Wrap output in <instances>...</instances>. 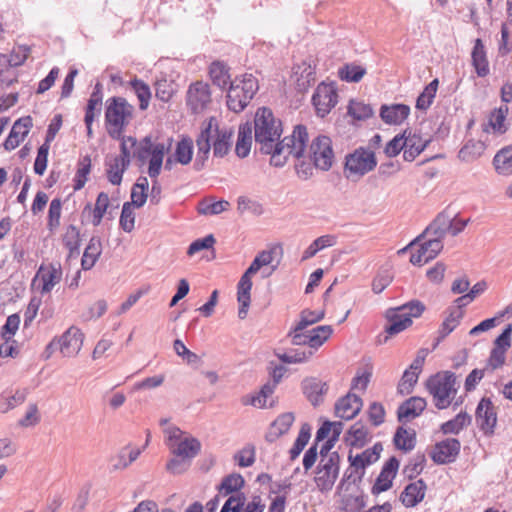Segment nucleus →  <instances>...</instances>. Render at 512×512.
<instances>
[{"instance_id": "obj_1", "label": "nucleus", "mask_w": 512, "mask_h": 512, "mask_svg": "<svg viewBox=\"0 0 512 512\" xmlns=\"http://www.w3.org/2000/svg\"><path fill=\"white\" fill-rule=\"evenodd\" d=\"M254 137L259 146V152L271 155L270 164L282 167L286 164L289 155L300 158L306 149L309 136L307 127L299 124L295 126L291 136L282 140V121L274 116L268 107H260L254 116Z\"/></svg>"}, {"instance_id": "obj_2", "label": "nucleus", "mask_w": 512, "mask_h": 512, "mask_svg": "<svg viewBox=\"0 0 512 512\" xmlns=\"http://www.w3.org/2000/svg\"><path fill=\"white\" fill-rule=\"evenodd\" d=\"M258 90V80L252 74L245 73L240 77H235L234 80L230 82L227 91V108L234 113L244 111Z\"/></svg>"}, {"instance_id": "obj_3", "label": "nucleus", "mask_w": 512, "mask_h": 512, "mask_svg": "<svg viewBox=\"0 0 512 512\" xmlns=\"http://www.w3.org/2000/svg\"><path fill=\"white\" fill-rule=\"evenodd\" d=\"M134 106L124 97L114 96L106 101L105 125L110 138H120L121 132L133 119Z\"/></svg>"}, {"instance_id": "obj_4", "label": "nucleus", "mask_w": 512, "mask_h": 512, "mask_svg": "<svg viewBox=\"0 0 512 512\" xmlns=\"http://www.w3.org/2000/svg\"><path fill=\"white\" fill-rule=\"evenodd\" d=\"M456 375L451 371H445L443 374L437 373L431 376L426 387L434 398V404L439 410L448 408L452 399L457 393Z\"/></svg>"}, {"instance_id": "obj_5", "label": "nucleus", "mask_w": 512, "mask_h": 512, "mask_svg": "<svg viewBox=\"0 0 512 512\" xmlns=\"http://www.w3.org/2000/svg\"><path fill=\"white\" fill-rule=\"evenodd\" d=\"M377 166L376 155L364 147L356 148L345 156L344 175L347 179L352 176L363 177Z\"/></svg>"}, {"instance_id": "obj_6", "label": "nucleus", "mask_w": 512, "mask_h": 512, "mask_svg": "<svg viewBox=\"0 0 512 512\" xmlns=\"http://www.w3.org/2000/svg\"><path fill=\"white\" fill-rule=\"evenodd\" d=\"M308 159L313 162L315 169L330 170L335 160L332 139L326 135L315 137L309 146Z\"/></svg>"}, {"instance_id": "obj_7", "label": "nucleus", "mask_w": 512, "mask_h": 512, "mask_svg": "<svg viewBox=\"0 0 512 512\" xmlns=\"http://www.w3.org/2000/svg\"><path fill=\"white\" fill-rule=\"evenodd\" d=\"M337 494L340 497V512H362L366 506L367 495L356 482H340Z\"/></svg>"}, {"instance_id": "obj_8", "label": "nucleus", "mask_w": 512, "mask_h": 512, "mask_svg": "<svg viewBox=\"0 0 512 512\" xmlns=\"http://www.w3.org/2000/svg\"><path fill=\"white\" fill-rule=\"evenodd\" d=\"M182 431L175 427L173 428L169 440L173 442L170 445L171 454L177 457H182L192 463V460L199 454L201 450V442L192 436L180 438Z\"/></svg>"}, {"instance_id": "obj_9", "label": "nucleus", "mask_w": 512, "mask_h": 512, "mask_svg": "<svg viewBox=\"0 0 512 512\" xmlns=\"http://www.w3.org/2000/svg\"><path fill=\"white\" fill-rule=\"evenodd\" d=\"M211 103V90L208 83L196 81L191 83L186 93V105L192 114L203 112Z\"/></svg>"}, {"instance_id": "obj_10", "label": "nucleus", "mask_w": 512, "mask_h": 512, "mask_svg": "<svg viewBox=\"0 0 512 512\" xmlns=\"http://www.w3.org/2000/svg\"><path fill=\"white\" fill-rule=\"evenodd\" d=\"M316 115L324 118L338 102L337 90L331 84L320 83L312 95Z\"/></svg>"}, {"instance_id": "obj_11", "label": "nucleus", "mask_w": 512, "mask_h": 512, "mask_svg": "<svg viewBox=\"0 0 512 512\" xmlns=\"http://www.w3.org/2000/svg\"><path fill=\"white\" fill-rule=\"evenodd\" d=\"M475 419L479 429L486 435L491 436L497 424V411L488 397H483L476 408Z\"/></svg>"}, {"instance_id": "obj_12", "label": "nucleus", "mask_w": 512, "mask_h": 512, "mask_svg": "<svg viewBox=\"0 0 512 512\" xmlns=\"http://www.w3.org/2000/svg\"><path fill=\"white\" fill-rule=\"evenodd\" d=\"M461 443L456 438H446L435 444L431 458L435 463L447 464L453 462L458 456Z\"/></svg>"}, {"instance_id": "obj_13", "label": "nucleus", "mask_w": 512, "mask_h": 512, "mask_svg": "<svg viewBox=\"0 0 512 512\" xmlns=\"http://www.w3.org/2000/svg\"><path fill=\"white\" fill-rule=\"evenodd\" d=\"M362 406L363 401L361 397L349 392L336 401L334 413L336 417L344 420H351L359 414Z\"/></svg>"}, {"instance_id": "obj_14", "label": "nucleus", "mask_w": 512, "mask_h": 512, "mask_svg": "<svg viewBox=\"0 0 512 512\" xmlns=\"http://www.w3.org/2000/svg\"><path fill=\"white\" fill-rule=\"evenodd\" d=\"M216 121L214 117H211L208 123L205 125V127L202 128L200 134L198 135L196 139V145H197V155L195 158V161L193 163V168L196 171H201L206 161L208 160L210 150H211V130H212V123Z\"/></svg>"}, {"instance_id": "obj_15", "label": "nucleus", "mask_w": 512, "mask_h": 512, "mask_svg": "<svg viewBox=\"0 0 512 512\" xmlns=\"http://www.w3.org/2000/svg\"><path fill=\"white\" fill-rule=\"evenodd\" d=\"M383 451V445L381 442H376L373 447L364 450L362 453L353 455L352 451H349L348 461L350 463V467L354 468L356 471L362 470L361 475L358 477V480H362L364 475V469L375 463L379 458L380 454Z\"/></svg>"}, {"instance_id": "obj_16", "label": "nucleus", "mask_w": 512, "mask_h": 512, "mask_svg": "<svg viewBox=\"0 0 512 512\" xmlns=\"http://www.w3.org/2000/svg\"><path fill=\"white\" fill-rule=\"evenodd\" d=\"M33 126V120L31 116H24L17 119L8 135L5 139L3 146L6 151L14 150L28 135L31 127Z\"/></svg>"}, {"instance_id": "obj_17", "label": "nucleus", "mask_w": 512, "mask_h": 512, "mask_svg": "<svg viewBox=\"0 0 512 512\" xmlns=\"http://www.w3.org/2000/svg\"><path fill=\"white\" fill-rule=\"evenodd\" d=\"M387 324L384 328V342H387L391 336H394L408 327H410L413 321L404 315V313L398 310V307L389 308L385 314Z\"/></svg>"}, {"instance_id": "obj_18", "label": "nucleus", "mask_w": 512, "mask_h": 512, "mask_svg": "<svg viewBox=\"0 0 512 512\" xmlns=\"http://www.w3.org/2000/svg\"><path fill=\"white\" fill-rule=\"evenodd\" d=\"M451 226V216L443 211L426 227V229L415 238V241H422L426 237L443 240Z\"/></svg>"}, {"instance_id": "obj_19", "label": "nucleus", "mask_w": 512, "mask_h": 512, "mask_svg": "<svg viewBox=\"0 0 512 512\" xmlns=\"http://www.w3.org/2000/svg\"><path fill=\"white\" fill-rule=\"evenodd\" d=\"M84 334L80 329L70 327L61 337L60 352L64 357H71L78 354L83 344Z\"/></svg>"}, {"instance_id": "obj_20", "label": "nucleus", "mask_w": 512, "mask_h": 512, "mask_svg": "<svg viewBox=\"0 0 512 512\" xmlns=\"http://www.w3.org/2000/svg\"><path fill=\"white\" fill-rule=\"evenodd\" d=\"M446 313L447 316L441 323L437 332L438 336L433 343V350L436 349V347L458 327L460 320L464 316V311L458 308H447Z\"/></svg>"}, {"instance_id": "obj_21", "label": "nucleus", "mask_w": 512, "mask_h": 512, "mask_svg": "<svg viewBox=\"0 0 512 512\" xmlns=\"http://www.w3.org/2000/svg\"><path fill=\"white\" fill-rule=\"evenodd\" d=\"M303 394L314 406H318L322 401V396L328 391V384L315 377H307L301 383Z\"/></svg>"}, {"instance_id": "obj_22", "label": "nucleus", "mask_w": 512, "mask_h": 512, "mask_svg": "<svg viewBox=\"0 0 512 512\" xmlns=\"http://www.w3.org/2000/svg\"><path fill=\"white\" fill-rule=\"evenodd\" d=\"M340 456L337 451H333L331 456L320 457L317 466V475L313 480H336L339 475Z\"/></svg>"}, {"instance_id": "obj_23", "label": "nucleus", "mask_w": 512, "mask_h": 512, "mask_svg": "<svg viewBox=\"0 0 512 512\" xmlns=\"http://www.w3.org/2000/svg\"><path fill=\"white\" fill-rule=\"evenodd\" d=\"M295 420L294 413L285 412L280 414L271 424L265 434V440L269 443L275 442L282 435L286 434Z\"/></svg>"}, {"instance_id": "obj_24", "label": "nucleus", "mask_w": 512, "mask_h": 512, "mask_svg": "<svg viewBox=\"0 0 512 512\" xmlns=\"http://www.w3.org/2000/svg\"><path fill=\"white\" fill-rule=\"evenodd\" d=\"M427 406L424 398L413 396L405 400L397 409V418L399 422L416 418L422 414Z\"/></svg>"}, {"instance_id": "obj_25", "label": "nucleus", "mask_w": 512, "mask_h": 512, "mask_svg": "<svg viewBox=\"0 0 512 512\" xmlns=\"http://www.w3.org/2000/svg\"><path fill=\"white\" fill-rule=\"evenodd\" d=\"M410 114V107L406 104H383L380 108V117L386 124L400 125Z\"/></svg>"}, {"instance_id": "obj_26", "label": "nucleus", "mask_w": 512, "mask_h": 512, "mask_svg": "<svg viewBox=\"0 0 512 512\" xmlns=\"http://www.w3.org/2000/svg\"><path fill=\"white\" fill-rule=\"evenodd\" d=\"M471 63L478 77H486L490 73L487 52L482 39L477 38L471 52Z\"/></svg>"}, {"instance_id": "obj_27", "label": "nucleus", "mask_w": 512, "mask_h": 512, "mask_svg": "<svg viewBox=\"0 0 512 512\" xmlns=\"http://www.w3.org/2000/svg\"><path fill=\"white\" fill-rule=\"evenodd\" d=\"M405 146L403 151V159L408 162H412L415 158L422 153L425 148L431 142L430 139L423 140L419 134L411 133L408 129V133L404 138Z\"/></svg>"}, {"instance_id": "obj_28", "label": "nucleus", "mask_w": 512, "mask_h": 512, "mask_svg": "<svg viewBox=\"0 0 512 512\" xmlns=\"http://www.w3.org/2000/svg\"><path fill=\"white\" fill-rule=\"evenodd\" d=\"M425 482H409L400 494V501L406 508L417 506L425 497Z\"/></svg>"}, {"instance_id": "obj_29", "label": "nucleus", "mask_w": 512, "mask_h": 512, "mask_svg": "<svg viewBox=\"0 0 512 512\" xmlns=\"http://www.w3.org/2000/svg\"><path fill=\"white\" fill-rule=\"evenodd\" d=\"M296 76V89L300 93L306 92L315 82V66L303 61L293 68Z\"/></svg>"}, {"instance_id": "obj_30", "label": "nucleus", "mask_w": 512, "mask_h": 512, "mask_svg": "<svg viewBox=\"0 0 512 512\" xmlns=\"http://www.w3.org/2000/svg\"><path fill=\"white\" fill-rule=\"evenodd\" d=\"M253 125L247 121L239 125L235 153L239 158L249 155L252 146Z\"/></svg>"}, {"instance_id": "obj_31", "label": "nucleus", "mask_w": 512, "mask_h": 512, "mask_svg": "<svg viewBox=\"0 0 512 512\" xmlns=\"http://www.w3.org/2000/svg\"><path fill=\"white\" fill-rule=\"evenodd\" d=\"M102 253V243L101 238L99 236H92L89 240L87 247L84 250L82 259H81V267L83 270L87 271L94 267L96 262Z\"/></svg>"}, {"instance_id": "obj_32", "label": "nucleus", "mask_w": 512, "mask_h": 512, "mask_svg": "<svg viewBox=\"0 0 512 512\" xmlns=\"http://www.w3.org/2000/svg\"><path fill=\"white\" fill-rule=\"evenodd\" d=\"M229 70V66L224 61H213L209 66V76L212 83L221 89H226L231 82Z\"/></svg>"}, {"instance_id": "obj_33", "label": "nucleus", "mask_w": 512, "mask_h": 512, "mask_svg": "<svg viewBox=\"0 0 512 512\" xmlns=\"http://www.w3.org/2000/svg\"><path fill=\"white\" fill-rule=\"evenodd\" d=\"M64 247L68 250V258H76L80 254L81 234L80 230L73 224L67 226L62 237Z\"/></svg>"}, {"instance_id": "obj_34", "label": "nucleus", "mask_w": 512, "mask_h": 512, "mask_svg": "<svg viewBox=\"0 0 512 512\" xmlns=\"http://www.w3.org/2000/svg\"><path fill=\"white\" fill-rule=\"evenodd\" d=\"M103 86L100 82H97L94 86L93 92L88 99L85 116L88 120L95 119V117L101 114L102 100H103Z\"/></svg>"}, {"instance_id": "obj_35", "label": "nucleus", "mask_w": 512, "mask_h": 512, "mask_svg": "<svg viewBox=\"0 0 512 512\" xmlns=\"http://www.w3.org/2000/svg\"><path fill=\"white\" fill-rule=\"evenodd\" d=\"M495 170L501 175L512 174V145L499 150L493 158Z\"/></svg>"}, {"instance_id": "obj_36", "label": "nucleus", "mask_w": 512, "mask_h": 512, "mask_svg": "<svg viewBox=\"0 0 512 512\" xmlns=\"http://www.w3.org/2000/svg\"><path fill=\"white\" fill-rule=\"evenodd\" d=\"M217 138L213 143V154L215 157L222 158L226 156L231 148L232 129L219 130L216 125Z\"/></svg>"}, {"instance_id": "obj_37", "label": "nucleus", "mask_w": 512, "mask_h": 512, "mask_svg": "<svg viewBox=\"0 0 512 512\" xmlns=\"http://www.w3.org/2000/svg\"><path fill=\"white\" fill-rule=\"evenodd\" d=\"M393 442L397 449L405 452L411 451L416 445V432L415 430L409 432L403 426H400L394 434Z\"/></svg>"}, {"instance_id": "obj_38", "label": "nucleus", "mask_w": 512, "mask_h": 512, "mask_svg": "<svg viewBox=\"0 0 512 512\" xmlns=\"http://www.w3.org/2000/svg\"><path fill=\"white\" fill-rule=\"evenodd\" d=\"M347 435L351 436L352 439L350 440L346 437V442L353 448L361 449L366 446L370 440L368 437V430L360 421L356 422L349 428Z\"/></svg>"}, {"instance_id": "obj_39", "label": "nucleus", "mask_w": 512, "mask_h": 512, "mask_svg": "<svg viewBox=\"0 0 512 512\" xmlns=\"http://www.w3.org/2000/svg\"><path fill=\"white\" fill-rule=\"evenodd\" d=\"M193 141L190 137L184 136L177 142L174 160L181 165H187L191 162L193 156Z\"/></svg>"}, {"instance_id": "obj_40", "label": "nucleus", "mask_w": 512, "mask_h": 512, "mask_svg": "<svg viewBox=\"0 0 512 512\" xmlns=\"http://www.w3.org/2000/svg\"><path fill=\"white\" fill-rule=\"evenodd\" d=\"M141 451L138 448L129 449L123 448L116 457L111 458L110 468L112 470H120L126 468L129 464L135 461L140 455Z\"/></svg>"}, {"instance_id": "obj_41", "label": "nucleus", "mask_w": 512, "mask_h": 512, "mask_svg": "<svg viewBox=\"0 0 512 512\" xmlns=\"http://www.w3.org/2000/svg\"><path fill=\"white\" fill-rule=\"evenodd\" d=\"M312 350H305L302 348L289 349L286 352L280 353L275 351L277 358L286 364H296L306 362L312 355Z\"/></svg>"}, {"instance_id": "obj_42", "label": "nucleus", "mask_w": 512, "mask_h": 512, "mask_svg": "<svg viewBox=\"0 0 512 512\" xmlns=\"http://www.w3.org/2000/svg\"><path fill=\"white\" fill-rule=\"evenodd\" d=\"M129 84L139 100L140 110H146L151 99V90L149 85L137 77H134Z\"/></svg>"}, {"instance_id": "obj_43", "label": "nucleus", "mask_w": 512, "mask_h": 512, "mask_svg": "<svg viewBox=\"0 0 512 512\" xmlns=\"http://www.w3.org/2000/svg\"><path fill=\"white\" fill-rule=\"evenodd\" d=\"M366 74V69L356 63H346L338 71L339 78L349 83H358Z\"/></svg>"}, {"instance_id": "obj_44", "label": "nucleus", "mask_w": 512, "mask_h": 512, "mask_svg": "<svg viewBox=\"0 0 512 512\" xmlns=\"http://www.w3.org/2000/svg\"><path fill=\"white\" fill-rule=\"evenodd\" d=\"M149 182L147 177L140 176L131 189V200L134 207L141 208L148 197Z\"/></svg>"}, {"instance_id": "obj_45", "label": "nucleus", "mask_w": 512, "mask_h": 512, "mask_svg": "<svg viewBox=\"0 0 512 512\" xmlns=\"http://www.w3.org/2000/svg\"><path fill=\"white\" fill-rule=\"evenodd\" d=\"M471 423V416L466 412L458 413L453 419L441 425L444 434H458L464 427Z\"/></svg>"}, {"instance_id": "obj_46", "label": "nucleus", "mask_w": 512, "mask_h": 512, "mask_svg": "<svg viewBox=\"0 0 512 512\" xmlns=\"http://www.w3.org/2000/svg\"><path fill=\"white\" fill-rule=\"evenodd\" d=\"M91 166V157L89 155H85L79 159L73 185L75 191L80 190L85 186L88 180V175L91 171Z\"/></svg>"}, {"instance_id": "obj_47", "label": "nucleus", "mask_w": 512, "mask_h": 512, "mask_svg": "<svg viewBox=\"0 0 512 512\" xmlns=\"http://www.w3.org/2000/svg\"><path fill=\"white\" fill-rule=\"evenodd\" d=\"M311 437V426L308 423H303L301 425L298 436L290 449V459L295 460L303 451L309 439Z\"/></svg>"}, {"instance_id": "obj_48", "label": "nucleus", "mask_w": 512, "mask_h": 512, "mask_svg": "<svg viewBox=\"0 0 512 512\" xmlns=\"http://www.w3.org/2000/svg\"><path fill=\"white\" fill-rule=\"evenodd\" d=\"M62 278V269L61 265L57 266L51 264L48 271L42 274V288L41 293H49L53 287L61 281Z\"/></svg>"}, {"instance_id": "obj_49", "label": "nucleus", "mask_w": 512, "mask_h": 512, "mask_svg": "<svg viewBox=\"0 0 512 512\" xmlns=\"http://www.w3.org/2000/svg\"><path fill=\"white\" fill-rule=\"evenodd\" d=\"M106 176L112 185H120L123 179V174L128 168H124L123 164H119L115 158L105 160Z\"/></svg>"}, {"instance_id": "obj_50", "label": "nucleus", "mask_w": 512, "mask_h": 512, "mask_svg": "<svg viewBox=\"0 0 512 512\" xmlns=\"http://www.w3.org/2000/svg\"><path fill=\"white\" fill-rule=\"evenodd\" d=\"M347 113L355 120H366L373 116L374 111L369 104L351 100L347 107Z\"/></svg>"}, {"instance_id": "obj_51", "label": "nucleus", "mask_w": 512, "mask_h": 512, "mask_svg": "<svg viewBox=\"0 0 512 512\" xmlns=\"http://www.w3.org/2000/svg\"><path fill=\"white\" fill-rule=\"evenodd\" d=\"M508 113L509 108L507 105H501L499 108H495L491 112L489 124L495 132L503 134L507 131V127L505 126L504 121Z\"/></svg>"}, {"instance_id": "obj_52", "label": "nucleus", "mask_w": 512, "mask_h": 512, "mask_svg": "<svg viewBox=\"0 0 512 512\" xmlns=\"http://www.w3.org/2000/svg\"><path fill=\"white\" fill-rule=\"evenodd\" d=\"M509 312H512V307L511 306H507L504 311L498 312L496 316H494L492 318H487V319L481 321L479 324L474 326L469 331V335L470 336H476V335H478V334H480L482 332H486V331L494 328L497 324H499V322L502 319V317H504V315L506 313H509Z\"/></svg>"}, {"instance_id": "obj_53", "label": "nucleus", "mask_w": 512, "mask_h": 512, "mask_svg": "<svg viewBox=\"0 0 512 512\" xmlns=\"http://www.w3.org/2000/svg\"><path fill=\"white\" fill-rule=\"evenodd\" d=\"M484 150V144L481 141L469 140L460 149L458 157L463 161H472L479 157Z\"/></svg>"}, {"instance_id": "obj_54", "label": "nucleus", "mask_w": 512, "mask_h": 512, "mask_svg": "<svg viewBox=\"0 0 512 512\" xmlns=\"http://www.w3.org/2000/svg\"><path fill=\"white\" fill-rule=\"evenodd\" d=\"M425 463V455L420 453L416 454L410 459L409 463L405 465L403 469L404 477L407 478V480H413L422 472Z\"/></svg>"}, {"instance_id": "obj_55", "label": "nucleus", "mask_w": 512, "mask_h": 512, "mask_svg": "<svg viewBox=\"0 0 512 512\" xmlns=\"http://www.w3.org/2000/svg\"><path fill=\"white\" fill-rule=\"evenodd\" d=\"M109 196L106 192H100L97 196L95 207L93 210L92 224L94 226L100 225L102 218L107 213L109 207Z\"/></svg>"}, {"instance_id": "obj_56", "label": "nucleus", "mask_w": 512, "mask_h": 512, "mask_svg": "<svg viewBox=\"0 0 512 512\" xmlns=\"http://www.w3.org/2000/svg\"><path fill=\"white\" fill-rule=\"evenodd\" d=\"M132 206H134L133 200L123 204L119 220L121 229L127 233H130L135 226V214L133 212Z\"/></svg>"}, {"instance_id": "obj_57", "label": "nucleus", "mask_w": 512, "mask_h": 512, "mask_svg": "<svg viewBox=\"0 0 512 512\" xmlns=\"http://www.w3.org/2000/svg\"><path fill=\"white\" fill-rule=\"evenodd\" d=\"M62 202L60 198H54L49 206L48 211V229L53 232L60 225Z\"/></svg>"}, {"instance_id": "obj_58", "label": "nucleus", "mask_w": 512, "mask_h": 512, "mask_svg": "<svg viewBox=\"0 0 512 512\" xmlns=\"http://www.w3.org/2000/svg\"><path fill=\"white\" fill-rule=\"evenodd\" d=\"M309 331L312 335V347L317 350L331 336L333 328L330 325H321Z\"/></svg>"}, {"instance_id": "obj_59", "label": "nucleus", "mask_w": 512, "mask_h": 512, "mask_svg": "<svg viewBox=\"0 0 512 512\" xmlns=\"http://www.w3.org/2000/svg\"><path fill=\"white\" fill-rule=\"evenodd\" d=\"M398 310L412 320V318L420 317L426 310V306L420 300L413 299L401 306H398Z\"/></svg>"}, {"instance_id": "obj_60", "label": "nucleus", "mask_w": 512, "mask_h": 512, "mask_svg": "<svg viewBox=\"0 0 512 512\" xmlns=\"http://www.w3.org/2000/svg\"><path fill=\"white\" fill-rule=\"evenodd\" d=\"M408 133V129L404 130L403 133L394 136L385 146L384 153L387 157L392 158L397 156L402 150L404 151L405 146V135Z\"/></svg>"}, {"instance_id": "obj_61", "label": "nucleus", "mask_w": 512, "mask_h": 512, "mask_svg": "<svg viewBox=\"0 0 512 512\" xmlns=\"http://www.w3.org/2000/svg\"><path fill=\"white\" fill-rule=\"evenodd\" d=\"M172 457L166 463V470L170 472L173 476H178L183 474L185 471L189 469L191 466V462L183 459L182 457H177L175 454H171Z\"/></svg>"}, {"instance_id": "obj_62", "label": "nucleus", "mask_w": 512, "mask_h": 512, "mask_svg": "<svg viewBox=\"0 0 512 512\" xmlns=\"http://www.w3.org/2000/svg\"><path fill=\"white\" fill-rule=\"evenodd\" d=\"M229 202L226 200L215 201L208 203L205 201L200 202L198 212L203 215H217L227 210Z\"/></svg>"}, {"instance_id": "obj_63", "label": "nucleus", "mask_w": 512, "mask_h": 512, "mask_svg": "<svg viewBox=\"0 0 512 512\" xmlns=\"http://www.w3.org/2000/svg\"><path fill=\"white\" fill-rule=\"evenodd\" d=\"M174 94L171 81L166 78L159 79L155 82V95L162 102H168Z\"/></svg>"}, {"instance_id": "obj_64", "label": "nucleus", "mask_w": 512, "mask_h": 512, "mask_svg": "<svg viewBox=\"0 0 512 512\" xmlns=\"http://www.w3.org/2000/svg\"><path fill=\"white\" fill-rule=\"evenodd\" d=\"M245 500L246 498L243 493L231 495L222 506L220 512H241Z\"/></svg>"}]
</instances>
